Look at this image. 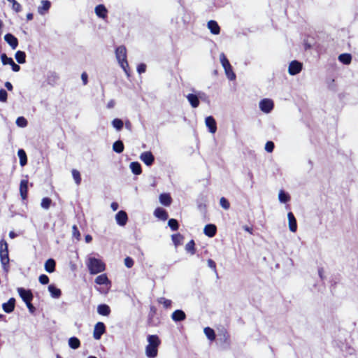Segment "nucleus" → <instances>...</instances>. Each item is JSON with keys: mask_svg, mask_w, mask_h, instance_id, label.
<instances>
[{"mask_svg": "<svg viewBox=\"0 0 358 358\" xmlns=\"http://www.w3.org/2000/svg\"><path fill=\"white\" fill-rule=\"evenodd\" d=\"M185 250L191 255L196 253L195 243L194 240L189 241L185 245Z\"/></svg>", "mask_w": 358, "mask_h": 358, "instance_id": "nucleus-42", "label": "nucleus"}, {"mask_svg": "<svg viewBox=\"0 0 358 358\" xmlns=\"http://www.w3.org/2000/svg\"><path fill=\"white\" fill-rule=\"evenodd\" d=\"M154 215L161 220L165 221L168 219L169 215L166 210L162 208H157L155 210Z\"/></svg>", "mask_w": 358, "mask_h": 358, "instance_id": "nucleus-22", "label": "nucleus"}, {"mask_svg": "<svg viewBox=\"0 0 358 358\" xmlns=\"http://www.w3.org/2000/svg\"><path fill=\"white\" fill-rule=\"evenodd\" d=\"M15 299L14 298H10L6 303L2 304V308L6 313H12L15 309Z\"/></svg>", "mask_w": 358, "mask_h": 358, "instance_id": "nucleus-14", "label": "nucleus"}, {"mask_svg": "<svg viewBox=\"0 0 358 358\" xmlns=\"http://www.w3.org/2000/svg\"><path fill=\"white\" fill-rule=\"evenodd\" d=\"M17 155L20 158V166H25L27 164V157L25 151L23 149H19L17 151Z\"/></svg>", "mask_w": 358, "mask_h": 358, "instance_id": "nucleus-31", "label": "nucleus"}, {"mask_svg": "<svg viewBox=\"0 0 358 358\" xmlns=\"http://www.w3.org/2000/svg\"><path fill=\"white\" fill-rule=\"evenodd\" d=\"M172 241L173 242L174 245L176 246L180 245L182 243V241L184 240V236L180 234V233L173 234L171 236Z\"/></svg>", "mask_w": 358, "mask_h": 358, "instance_id": "nucleus-35", "label": "nucleus"}, {"mask_svg": "<svg viewBox=\"0 0 358 358\" xmlns=\"http://www.w3.org/2000/svg\"><path fill=\"white\" fill-rule=\"evenodd\" d=\"M81 79L83 80V85H85L88 83V76L86 72H83L81 74Z\"/></svg>", "mask_w": 358, "mask_h": 358, "instance_id": "nucleus-59", "label": "nucleus"}, {"mask_svg": "<svg viewBox=\"0 0 358 358\" xmlns=\"http://www.w3.org/2000/svg\"><path fill=\"white\" fill-rule=\"evenodd\" d=\"M157 314V308L155 306H150V311H149V313L148 315H154L155 316Z\"/></svg>", "mask_w": 358, "mask_h": 358, "instance_id": "nucleus-60", "label": "nucleus"}, {"mask_svg": "<svg viewBox=\"0 0 358 358\" xmlns=\"http://www.w3.org/2000/svg\"><path fill=\"white\" fill-rule=\"evenodd\" d=\"M187 99L193 108H196L199 106L200 102L198 96L196 94H189L187 96Z\"/></svg>", "mask_w": 358, "mask_h": 358, "instance_id": "nucleus-29", "label": "nucleus"}, {"mask_svg": "<svg viewBox=\"0 0 358 358\" xmlns=\"http://www.w3.org/2000/svg\"><path fill=\"white\" fill-rule=\"evenodd\" d=\"M88 268L90 273L96 274L103 271L106 268L105 264L100 259L92 257L89 259Z\"/></svg>", "mask_w": 358, "mask_h": 358, "instance_id": "nucleus-3", "label": "nucleus"}, {"mask_svg": "<svg viewBox=\"0 0 358 358\" xmlns=\"http://www.w3.org/2000/svg\"><path fill=\"white\" fill-rule=\"evenodd\" d=\"M146 71V65L143 63H141L140 64L138 65L137 66V71L138 72V73H143L144 72H145Z\"/></svg>", "mask_w": 358, "mask_h": 358, "instance_id": "nucleus-55", "label": "nucleus"}, {"mask_svg": "<svg viewBox=\"0 0 358 358\" xmlns=\"http://www.w3.org/2000/svg\"><path fill=\"white\" fill-rule=\"evenodd\" d=\"M8 248V245L7 242L3 239L1 240L0 241V252L3 251L4 249H6Z\"/></svg>", "mask_w": 358, "mask_h": 358, "instance_id": "nucleus-56", "label": "nucleus"}, {"mask_svg": "<svg viewBox=\"0 0 358 358\" xmlns=\"http://www.w3.org/2000/svg\"><path fill=\"white\" fill-rule=\"evenodd\" d=\"M112 124L117 130H121L124 125L122 120L119 118L114 119L112 121Z\"/></svg>", "mask_w": 358, "mask_h": 358, "instance_id": "nucleus-46", "label": "nucleus"}, {"mask_svg": "<svg viewBox=\"0 0 358 358\" xmlns=\"http://www.w3.org/2000/svg\"><path fill=\"white\" fill-rule=\"evenodd\" d=\"M72 235L76 240L79 241L80 239V233L76 225L72 227Z\"/></svg>", "mask_w": 358, "mask_h": 358, "instance_id": "nucleus-48", "label": "nucleus"}, {"mask_svg": "<svg viewBox=\"0 0 358 358\" xmlns=\"http://www.w3.org/2000/svg\"><path fill=\"white\" fill-rule=\"evenodd\" d=\"M243 229L245 231L250 233V234H253V229H252V227H248L247 225H245V226L243 227Z\"/></svg>", "mask_w": 358, "mask_h": 358, "instance_id": "nucleus-61", "label": "nucleus"}, {"mask_svg": "<svg viewBox=\"0 0 358 358\" xmlns=\"http://www.w3.org/2000/svg\"><path fill=\"white\" fill-rule=\"evenodd\" d=\"M5 87H6L7 88V90H9V91H12V90H13V85H12L10 82H8V81H7V82H6V83H5Z\"/></svg>", "mask_w": 358, "mask_h": 358, "instance_id": "nucleus-62", "label": "nucleus"}, {"mask_svg": "<svg viewBox=\"0 0 358 358\" xmlns=\"http://www.w3.org/2000/svg\"><path fill=\"white\" fill-rule=\"evenodd\" d=\"M95 282L97 285H106L110 283V281L106 274H101L98 275L95 279Z\"/></svg>", "mask_w": 358, "mask_h": 358, "instance_id": "nucleus-37", "label": "nucleus"}, {"mask_svg": "<svg viewBox=\"0 0 358 358\" xmlns=\"http://www.w3.org/2000/svg\"><path fill=\"white\" fill-rule=\"evenodd\" d=\"M206 124L208 127L209 131L215 134L217 131V123L215 120L212 116H208L206 118Z\"/></svg>", "mask_w": 358, "mask_h": 358, "instance_id": "nucleus-16", "label": "nucleus"}, {"mask_svg": "<svg viewBox=\"0 0 358 358\" xmlns=\"http://www.w3.org/2000/svg\"><path fill=\"white\" fill-rule=\"evenodd\" d=\"M1 62L3 65L9 64L11 66L12 70L15 72H18L20 70V66L15 64L11 57H8L6 54L3 53L1 55Z\"/></svg>", "mask_w": 358, "mask_h": 358, "instance_id": "nucleus-5", "label": "nucleus"}, {"mask_svg": "<svg viewBox=\"0 0 358 358\" xmlns=\"http://www.w3.org/2000/svg\"><path fill=\"white\" fill-rule=\"evenodd\" d=\"M8 99V93L4 89L0 90V101L6 102Z\"/></svg>", "mask_w": 358, "mask_h": 358, "instance_id": "nucleus-52", "label": "nucleus"}, {"mask_svg": "<svg viewBox=\"0 0 358 358\" xmlns=\"http://www.w3.org/2000/svg\"><path fill=\"white\" fill-rule=\"evenodd\" d=\"M51 3L48 0L41 1V6L38 7V12L41 15H45L50 8Z\"/></svg>", "mask_w": 358, "mask_h": 358, "instance_id": "nucleus-20", "label": "nucleus"}, {"mask_svg": "<svg viewBox=\"0 0 358 358\" xmlns=\"http://www.w3.org/2000/svg\"><path fill=\"white\" fill-rule=\"evenodd\" d=\"M134 264V260H133V259L131 257H127L124 259V265L128 268H130L133 267Z\"/></svg>", "mask_w": 358, "mask_h": 358, "instance_id": "nucleus-50", "label": "nucleus"}, {"mask_svg": "<svg viewBox=\"0 0 358 358\" xmlns=\"http://www.w3.org/2000/svg\"><path fill=\"white\" fill-rule=\"evenodd\" d=\"M204 334L206 336V337L211 341H214L215 339V331L210 328V327H205L204 328Z\"/></svg>", "mask_w": 358, "mask_h": 358, "instance_id": "nucleus-38", "label": "nucleus"}, {"mask_svg": "<svg viewBox=\"0 0 358 358\" xmlns=\"http://www.w3.org/2000/svg\"><path fill=\"white\" fill-rule=\"evenodd\" d=\"M25 303H26L27 307L28 308L29 312L31 313H34V312L36 311V308L33 306V304L31 303V301L26 302Z\"/></svg>", "mask_w": 358, "mask_h": 358, "instance_id": "nucleus-58", "label": "nucleus"}, {"mask_svg": "<svg viewBox=\"0 0 358 358\" xmlns=\"http://www.w3.org/2000/svg\"><path fill=\"white\" fill-rule=\"evenodd\" d=\"M56 262L55 259H48L45 263V270L48 273H53L55 271Z\"/></svg>", "mask_w": 358, "mask_h": 358, "instance_id": "nucleus-27", "label": "nucleus"}, {"mask_svg": "<svg viewBox=\"0 0 358 358\" xmlns=\"http://www.w3.org/2000/svg\"><path fill=\"white\" fill-rule=\"evenodd\" d=\"M130 169L135 175H140L142 173L141 165L138 162H133L130 164Z\"/></svg>", "mask_w": 358, "mask_h": 358, "instance_id": "nucleus-30", "label": "nucleus"}, {"mask_svg": "<svg viewBox=\"0 0 358 358\" xmlns=\"http://www.w3.org/2000/svg\"><path fill=\"white\" fill-rule=\"evenodd\" d=\"M141 160L147 166H150L155 162V157L150 151L143 152L140 155Z\"/></svg>", "mask_w": 358, "mask_h": 358, "instance_id": "nucleus-10", "label": "nucleus"}, {"mask_svg": "<svg viewBox=\"0 0 358 358\" xmlns=\"http://www.w3.org/2000/svg\"><path fill=\"white\" fill-rule=\"evenodd\" d=\"M159 201L164 206H169L172 202V199L169 194L163 193L159 195Z\"/></svg>", "mask_w": 358, "mask_h": 358, "instance_id": "nucleus-26", "label": "nucleus"}, {"mask_svg": "<svg viewBox=\"0 0 358 358\" xmlns=\"http://www.w3.org/2000/svg\"><path fill=\"white\" fill-rule=\"evenodd\" d=\"M273 101L269 99H264L259 103L260 109L266 113H270L273 110Z\"/></svg>", "mask_w": 358, "mask_h": 358, "instance_id": "nucleus-8", "label": "nucleus"}, {"mask_svg": "<svg viewBox=\"0 0 358 358\" xmlns=\"http://www.w3.org/2000/svg\"><path fill=\"white\" fill-rule=\"evenodd\" d=\"M338 60L343 64H350L352 61V55L349 53H343L338 56Z\"/></svg>", "mask_w": 358, "mask_h": 358, "instance_id": "nucleus-32", "label": "nucleus"}, {"mask_svg": "<svg viewBox=\"0 0 358 358\" xmlns=\"http://www.w3.org/2000/svg\"><path fill=\"white\" fill-rule=\"evenodd\" d=\"M48 291L50 292L52 297L58 299L62 295L60 289L56 287L54 285H50L48 286Z\"/></svg>", "mask_w": 358, "mask_h": 358, "instance_id": "nucleus-28", "label": "nucleus"}, {"mask_svg": "<svg viewBox=\"0 0 358 358\" xmlns=\"http://www.w3.org/2000/svg\"><path fill=\"white\" fill-rule=\"evenodd\" d=\"M208 266L214 271H216V263L211 259H208Z\"/></svg>", "mask_w": 358, "mask_h": 358, "instance_id": "nucleus-57", "label": "nucleus"}, {"mask_svg": "<svg viewBox=\"0 0 358 358\" xmlns=\"http://www.w3.org/2000/svg\"><path fill=\"white\" fill-rule=\"evenodd\" d=\"M52 203V201L51 199H50L49 197H45L42 199L41 206L43 208L47 210L50 207Z\"/></svg>", "mask_w": 358, "mask_h": 358, "instance_id": "nucleus-43", "label": "nucleus"}, {"mask_svg": "<svg viewBox=\"0 0 358 358\" xmlns=\"http://www.w3.org/2000/svg\"><path fill=\"white\" fill-rule=\"evenodd\" d=\"M110 206H111V208H112L114 211H115V210H117V208H118V207H119V205H118V203H117V202H113V203H111Z\"/></svg>", "mask_w": 358, "mask_h": 358, "instance_id": "nucleus-63", "label": "nucleus"}, {"mask_svg": "<svg viewBox=\"0 0 358 358\" xmlns=\"http://www.w3.org/2000/svg\"><path fill=\"white\" fill-rule=\"evenodd\" d=\"M171 318L175 322H181L185 320L186 315L182 310H176L172 313Z\"/></svg>", "mask_w": 358, "mask_h": 358, "instance_id": "nucleus-21", "label": "nucleus"}, {"mask_svg": "<svg viewBox=\"0 0 358 358\" xmlns=\"http://www.w3.org/2000/svg\"><path fill=\"white\" fill-rule=\"evenodd\" d=\"M289 229L292 232H296L297 230L296 220L292 212H289L287 214Z\"/></svg>", "mask_w": 358, "mask_h": 358, "instance_id": "nucleus-17", "label": "nucleus"}, {"mask_svg": "<svg viewBox=\"0 0 358 358\" xmlns=\"http://www.w3.org/2000/svg\"><path fill=\"white\" fill-rule=\"evenodd\" d=\"M220 57V62L224 69L227 78L231 80H234L236 78V74L233 71V69L231 65L230 64L229 61L228 60V59L227 58L224 53H222Z\"/></svg>", "mask_w": 358, "mask_h": 358, "instance_id": "nucleus-4", "label": "nucleus"}, {"mask_svg": "<svg viewBox=\"0 0 358 358\" xmlns=\"http://www.w3.org/2000/svg\"><path fill=\"white\" fill-rule=\"evenodd\" d=\"M4 40L11 47L13 50L17 48L18 45V40L14 35L10 33L6 34L4 36Z\"/></svg>", "mask_w": 358, "mask_h": 358, "instance_id": "nucleus-11", "label": "nucleus"}, {"mask_svg": "<svg viewBox=\"0 0 358 358\" xmlns=\"http://www.w3.org/2000/svg\"><path fill=\"white\" fill-rule=\"evenodd\" d=\"M38 280L41 284L47 285V284H48L50 280L47 275L41 274L38 278Z\"/></svg>", "mask_w": 358, "mask_h": 358, "instance_id": "nucleus-51", "label": "nucleus"}, {"mask_svg": "<svg viewBox=\"0 0 358 358\" xmlns=\"http://www.w3.org/2000/svg\"><path fill=\"white\" fill-rule=\"evenodd\" d=\"M147 341L148 344L145 347V355L148 358H155L158 355L161 340L157 335H148Z\"/></svg>", "mask_w": 358, "mask_h": 358, "instance_id": "nucleus-1", "label": "nucleus"}, {"mask_svg": "<svg viewBox=\"0 0 358 358\" xmlns=\"http://www.w3.org/2000/svg\"><path fill=\"white\" fill-rule=\"evenodd\" d=\"M97 312L101 315L108 316L110 314L111 310L107 304H100L97 307Z\"/></svg>", "mask_w": 358, "mask_h": 358, "instance_id": "nucleus-24", "label": "nucleus"}, {"mask_svg": "<svg viewBox=\"0 0 358 358\" xmlns=\"http://www.w3.org/2000/svg\"><path fill=\"white\" fill-rule=\"evenodd\" d=\"M116 58L127 76H130V68L127 59V49L125 46H118L115 50Z\"/></svg>", "mask_w": 358, "mask_h": 358, "instance_id": "nucleus-2", "label": "nucleus"}, {"mask_svg": "<svg viewBox=\"0 0 358 358\" xmlns=\"http://www.w3.org/2000/svg\"><path fill=\"white\" fill-rule=\"evenodd\" d=\"M94 12L96 15L102 19L107 17L108 10L103 4H99L95 7Z\"/></svg>", "mask_w": 358, "mask_h": 358, "instance_id": "nucleus-15", "label": "nucleus"}, {"mask_svg": "<svg viewBox=\"0 0 358 358\" xmlns=\"http://www.w3.org/2000/svg\"><path fill=\"white\" fill-rule=\"evenodd\" d=\"M278 199L281 203H287L290 200V196L284 190H280L278 194Z\"/></svg>", "mask_w": 358, "mask_h": 358, "instance_id": "nucleus-40", "label": "nucleus"}, {"mask_svg": "<svg viewBox=\"0 0 358 358\" xmlns=\"http://www.w3.org/2000/svg\"><path fill=\"white\" fill-rule=\"evenodd\" d=\"M157 302L160 304H162L164 308L166 309L170 308L172 306V301L164 297L158 298Z\"/></svg>", "mask_w": 358, "mask_h": 358, "instance_id": "nucleus-39", "label": "nucleus"}, {"mask_svg": "<svg viewBox=\"0 0 358 358\" xmlns=\"http://www.w3.org/2000/svg\"><path fill=\"white\" fill-rule=\"evenodd\" d=\"M115 220L120 226H124L128 220L127 213L124 210H120L115 215Z\"/></svg>", "mask_w": 358, "mask_h": 358, "instance_id": "nucleus-12", "label": "nucleus"}, {"mask_svg": "<svg viewBox=\"0 0 358 358\" xmlns=\"http://www.w3.org/2000/svg\"><path fill=\"white\" fill-rule=\"evenodd\" d=\"M15 57L19 64H24L26 62V54L23 51L17 50L15 52Z\"/></svg>", "mask_w": 358, "mask_h": 358, "instance_id": "nucleus-36", "label": "nucleus"}, {"mask_svg": "<svg viewBox=\"0 0 358 358\" xmlns=\"http://www.w3.org/2000/svg\"><path fill=\"white\" fill-rule=\"evenodd\" d=\"M203 233L206 236L212 238L215 236L217 233V227L215 224H206L203 229Z\"/></svg>", "mask_w": 358, "mask_h": 358, "instance_id": "nucleus-18", "label": "nucleus"}, {"mask_svg": "<svg viewBox=\"0 0 358 358\" xmlns=\"http://www.w3.org/2000/svg\"><path fill=\"white\" fill-rule=\"evenodd\" d=\"M20 193L22 200H26L28 195V180H22L20 185Z\"/></svg>", "mask_w": 358, "mask_h": 358, "instance_id": "nucleus-13", "label": "nucleus"}, {"mask_svg": "<svg viewBox=\"0 0 358 358\" xmlns=\"http://www.w3.org/2000/svg\"><path fill=\"white\" fill-rule=\"evenodd\" d=\"M17 292L24 303L29 302L33 300L34 296L30 289H25L22 287H19L17 288Z\"/></svg>", "mask_w": 358, "mask_h": 358, "instance_id": "nucleus-7", "label": "nucleus"}, {"mask_svg": "<svg viewBox=\"0 0 358 358\" xmlns=\"http://www.w3.org/2000/svg\"><path fill=\"white\" fill-rule=\"evenodd\" d=\"M124 146L122 141L118 140L113 145V150L117 153H122L124 151Z\"/></svg>", "mask_w": 358, "mask_h": 358, "instance_id": "nucleus-34", "label": "nucleus"}, {"mask_svg": "<svg viewBox=\"0 0 358 358\" xmlns=\"http://www.w3.org/2000/svg\"><path fill=\"white\" fill-rule=\"evenodd\" d=\"M220 206L225 210H228L230 208V203L229 201L224 198L222 197L220 200Z\"/></svg>", "mask_w": 358, "mask_h": 358, "instance_id": "nucleus-47", "label": "nucleus"}, {"mask_svg": "<svg viewBox=\"0 0 358 358\" xmlns=\"http://www.w3.org/2000/svg\"><path fill=\"white\" fill-rule=\"evenodd\" d=\"M155 316L151 315H148V320H147V325L148 327H157L159 322L155 320Z\"/></svg>", "mask_w": 358, "mask_h": 358, "instance_id": "nucleus-45", "label": "nucleus"}, {"mask_svg": "<svg viewBox=\"0 0 358 358\" xmlns=\"http://www.w3.org/2000/svg\"><path fill=\"white\" fill-rule=\"evenodd\" d=\"M106 332V326L103 322H98L94 328L93 337L96 340H99L101 336Z\"/></svg>", "mask_w": 358, "mask_h": 358, "instance_id": "nucleus-6", "label": "nucleus"}, {"mask_svg": "<svg viewBox=\"0 0 358 358\" xmlns=\"http://www.w3.org/2000/svg\"><path fill=\"white\" fill-rule=\"evenodd\" d=\"M71 173L76 184L77 185H80L81 183L82 178L79 171L73 169L71 171Z\"/></svg>", "mask_w": 358, "mask_h": 358, "instance_id": "nucleus-41", "label": "nucleus"}, {"mask_svg": "<svg viewBox=\"0 0 358 358\" xmlns=\"http://www.w3.org/2000/svg\"><path fill=\"white\" fill-rule=\"evenodd\" d=\"M16 123L18 126L24 127H26L27 124V120L23 117H20L17 119Z\"/></svg>", "mask_w": 358, "mask_h": 358, "instance_id": "nucleus-53", "label": "nucleus"}, {"mask_svg": "<svg viewBox=\"0 0 358 358\" xmlns=\"http://www.w3.org/2000/svg\"><path fill=\"white\" fill-rule=\"evenodd\" d=\"M69 345L72 349H78L80 346V341L77 337H71L69 339Z\"/></svg>", "mask_w": 358, "mask_h": 358, "instance_id": "nucleus-33", "label": "nucleus"}, {"mask_svg": "<svg viewBox=\"0 0 358 358\" xmlns=\"http://www.w3.org/2000/svg\"><path fill=\"white\" fill-rule=\"evenodd\" d=\"M10 3H12V8L16 13H19L22 10V6L17 1L13 0Z\"/></svg>", "mask_w": 358, "mask_h": 358, "instance_id": "nucleus-49", "label": "nucleus"}, {"mask_svg": "<svg viewBox=\"0 0 358 358\" xmlns=\"http://www.w3.org/2000/svg\"><path fill=\"white\" fill-rule=\"evenodd\" d=\"M0 260L4 269L9 265L8 248L0 252Z\"/></svg>", "mask_w": 358, "mask_h": 358, "instance_id": "nucleus-19", "label": "nucleus"}, {"mask_svg": "<svg viewBox=\"0 0 358 358\" xmlns=\"http://www.w3.org/2000/svg\"><path fill=\"white\" fill-rule=\"evenodd\" d=\"M168 225L172 231H177L179 228V224L177 220L171 218L168 222Z\"/></svg>", "mask_w": 358, "mask_h": 358, "instance_id": "nucleus-44", "label": "nucleus"}, {"mask_svg": "<svg viewBox=\"0 0 358 358\" xmlns=\"http://www.w3.org/2000/svg\"><path fill=\"white\" fill-rule=\"evenodd\" d=\"M275 145L272 141H267L265 145V150L268 152H272L274 150Z\"/></svg>", "mask_w": 358, "mask_h": 358, "instance_id": "nucleus-54", "label": "nucleus"}, {"mask_svg": "<svg viewBox=\"0 0 358 358\" xmlns=\"http://www.w3.org/2000/svg\"><path fill=\"white\" fill-rule=\"evenodd\" d=\"M208 28L213 34L217 35L220 32V27L217 22L215 20H210L208 22Z\"/></svg>", "mask_w": 358, "mask_h": 358, "instance_id": "nucleus-23", "label": "nucleus"}, {"mask_svg": "<svg viewBox=\"0 0 358 358\" xmlns=\"http://www.w3.org/2000/svg\"><path fill=\"white\" fill-rule=\"evenodd\" d=\"M223 336H224V341L225 342H229V338H230V336L228 334V332L227 331H224Z\"/></svg>", "mask_w": 358, "mask_h": 358, "instance_id": "nucleus-64", "label": "nucleus"}, {"mask_svg": "<svg viewBox=\"0 0 358 358\" xmlns=\"http://www.w3.org/2000/svg\"><path fill=\"white\" fill-rule=\"evenodd\" d=\"M59 79V75L55 72H52L47 77V83L51 86H54L57 84Z\"/></svg>", "mask_w": 358, "mask_h": 358, "instance_id": "nucleus-25", "label": "nucleus"}, {"mask_svg": "<svg viewBox=\"0 0 358 358\" xmlns=\"http://www.w3.org/2000/svg\"><path fill=\"white\" fill-rule=\"evenodd\" d=\"M302 70V64L296 60L290 62L288 68V72L290 75L298 74Z\"/></svg>", "mask_w": 358, "mask_h": 358, "instance_id": "nucleus-9", "label": "nucleus"}]
</instances>
